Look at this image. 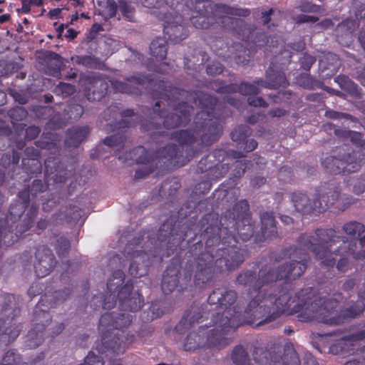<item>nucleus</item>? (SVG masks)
<instances>
[{"label": "nucleus", "instance_id": "1", "mask_svg": "<svg viewBox=\"0 0 365 365\" xmlns=\"http://www.w3.org/2000/svg\"><path fill=\"white\" fill-rule=\"evenodd\" d=\"M165 81L172 90L169 94L173 99L153 98L173 105L174 112L165 115V110L160 109V101H157L153 115L140 120V130L150 132V140L156 143L170 138L180 145L168 144L155 152L140 145L119 155L123 163L130 160L143 165L135 170V179L145 178L158 167L168 170L186 165L203 147L216 142L222 134L220 115L216 112L220 105L216 97L199 91H186Z\"/></svg>", "mask_w": 365, "mask_h": 365}, {"label": "nucleus", "instance_id": "2", "mask_svg": "<svg viewBox=\"0 0 365 365\" xmlns=\"http://www.w3.org/2000/svg\"><path fill=\"white\" fill-rule=\"evenodd\" d=\"M255 221L252 218L247 200L237 202L220 217L215 212L205 214L197 223L195 216L176 229L175 220L169 217L161 225L154 241L156 249L165 246L167 256L182 249L184 241L189 245L200 232L199 241L192 245L191 253L196 256L195 282L203 285L225 271H232L243 263L242 242L250 240L255 233Z\"/></svg>", "mask_w": 365, "mask_h": 365}, {"label": "nucleus", "instance_id": "3", "mask_svg": "<svg viewBox=\"0 0 365 365\" xmlns=\"http://www.w3.org/2000/svg\"><path fill=\"white\" fill-rule=\"evenodd\" d=\"M284 257L290 261L278 267H269L261 261L255 262L251 269H242L236 277L237 285L247 289L251 298L244 313L235 310V314L225 319L231 326L239 327L243 324L260 327L277 320L282 314L296 315L302 322H312L318 317L324 322H333L329 315L322 312L327 309L317 306L312 301V287L302 289L292 298V282L299 278L307 268L310 259L309 254H298L297 247H289L275 257L279 262Z\"/></svg>", "mask_w": 365, "mask_h": 365}, {"label": "nucleus", "instance_id": "4", "mask_svg": "<svg viewBox=\"0 0 365 365\" xmlns=\"http://www.w3.org/2000/svg\"><path fill=\"white\" fill-rule=\"evenodd\" d=\"M298 254L310 251L317 259L321 260V266L327 269L336 266L338 271L346 272L351 269L348 255L354 259H365V250L356 251L355 240H349L347 237L339 235L333 228L318 227L314 235L302 233L297 240Z\"/></svg>", "mask_w": 365, "mask_h": 365}, {"label": "nucleus", "instance_id": "5", "mask_svg": "<svg viewBox=\"0 0 365 365\" xmlns=\"http://www.w3.org/2000/svg\"><path fill=\"white\" fill-rule=\"evenodd\" d=\"M289 81L282 67H279L272 62L266 71L265 79L256 78L252 83L242 81L240 84H225L222 80H215L211 82V87L220 94L240 93L243 96H248L247 103L254 107H268V103L262 97L256 96L260 92L259 86L269 89L285 88Z\"/></svg>", "mask_w": 365, "mask_h": 365}, {"label": "nucleus", "instance_id": "6", "mask_svg": "<svg viewBox=\"0 0 365 365\" xmlns=\"http://www.w3.org/2000/svg\"><path fill=\"white\" fill-rule=\"evenodd\" d=\"M133 316L128 313L106 312L99 319L98 329L101 334V343L96 344L100 354L109 352L114 355L123 354L134 342V334L125 333L123 328L132 322Z\"/></svg>", "mask_w": 365, "mask_h": 365}, {"label": "nucleus", "instance_id": "7", "mask_svg": "<svg viewBox=\"0 0 365 365\" xmlns=\"http://www.w3.org/2000/svg\"><path fill=\"white\" fill-rule=\"evenodd\" d=\"M314 200H311L305 192L295 191L289 195L290 202L296 212L302 215H318L325 212L336 204V207L344 210L355 202L351 195L341 194L339 185L328 184L324 190H317Z\"/></svg>", "mask_w": 365, "mask_h": 365}, {"label": "nucleus", "instance_id": "8", "mask_svg": "<svg viewBox=\"0 0 365 365\" xmlns=\"http://www.w3.org/2000/svg\"><path fill=\"white\" fill-rule=\"evenodd\" d=\"M225 317L222 321L216 322L215 329L207 330L208 326H200L197 331H190L186 336L183 343V349L185 351L193 352L201 349L208 350L211 355L213 351L224 349L231 342V338L227 335L234 331L237 327L231 326L227 322Z\"/></svg>", "mask_w": 365, "mask_h": 365}, {"label": "nucleus", "instance_id": "9", "mask_svg": "<svg viewBox=\"0 0 365 365\" xmlns=\"http://www.w3.org/2000/svg\"><path fill=\"white\" fill-rule=\"evenodd\" d=\"M71 293V287H65L62 290L55 291L51 294L46 293L41 297L34 310V327L29 331L26 336L28 347L35 349L43 343L45 329L51 322L49 309L63 303L70 297Z\"/></svg>", "mask_w": 365, "mask_h": 365}, {"label": "nucleus", "instance_id": "10", "mask_svg": "<svg viewBox=\"0 0 365 365\" xmlns=\"http://www.w3.org/2000/svg\"><path fill=\"white\" fill-rule=\"evenodd\" d=\"M254 363H250L247 349L237 345L231 353V360L235 365H300L298 354L292 343H287L282 356L275 351L262 347H255L252 352Z\"/></svg>", "mask_w": 365, "mask_h": 365}, {"label": "nucleus", "instance_id": "11", "mask_svg": "<svg viewBox=\"0 0 365 365\" xmlns=\"http://www.w3.org/2000/svg\"><path fill=\"white\" fill-rule=\"evenodd\" d=\"M192 246L187 252L189 258H193L194 261L190 260L187 262L184 269L183 277H181L180 269L182 267V263L178 257H173L170 264L165 270L162 282L161 289L164 294H168L173 292L175 289L180 293H183L185 291H192V277L193 275V284L196 287L204 288L211 282H212L216 275L210 282L203 284L197 285L195 282V274L196 272V256L191 253Z\"/></svg>", "mask_w": 365, "mask_h": 365}, {"label": "nucleus", "instance_id": "12", "mask_svg": "<svg viewBox=\"0 0 365 365\" xmlns=\"http://www.w3.org/2000/svg\"><path fill=\"white\" fill-rule=\"evenodd\" d=\"M26 210L25 205L12 203L6 219L4 221L0 220V229L4 230L1 240L5 246H11L34 225L38 212V205L33 202L24 219H19Z\"/></svg>", "mask_w": 365, "mask_h": 365}, {"label": "nucleus", "instance_id": "13", "mask_svg": "<svg viewBox=\"0 0 365 365\" xmlns=\"http://www.w3.org/2000/svg\"><path fill=\"white\" fill-rule=\"evenodd\" d=\"M110 85L115 93L139 96L141 94L140 86L148 84L149 93L152 98L173 99L169 94V84L164 78L153 75L137 74L125 78V81L113 79Z\"/></svg>", "mask_w": 365, "mask_h": 365}, {"label": "nucleus", "instance_id": "14", "mask_svg": "<svg viewBox=\"0 0 365 365\" xmlns=\"http://www.w3.org/2000/svg\"><path fill=\"white\" fill-rule=\"evenodd\" d=\"M358 297L361 301H357L349 307L337 310L338 302L335 299L327 297H315L314 289H313V292H312V301L317 302V306H319L320 309L328 308L324 310L327 313L324 314V315H329L328 317L334 320L331 323L330 322H324L322 319L318 317H314L312 322L317 321L329 325H339L350 319L356 317L362 313L365 309V305L363 302V301L365 300V279L361 286L359 288Z\"/></svg>", "mask_w": 365, "mask_h": 365}, {"label": "nucleus", "instance_id": "15", "mask_svg": "<svg viewBox=\"0 0 365 365\" xmlns=\"http://www.w3.org/2000/svg\"><path fill=\"white\" fill-rule=\"evenodd\" d=\"M62 137L56 133H43L41 138L35 141V145L49 151L55 156L48 157L44 162L45 175H53L51 179L55 183H63L71 177V172L68 171L61 163L58 155L61 150Z\"/></svg>", "mask_w": 365, "mask_h": 365}, {"label": "nucleus", "instance_id": "16", "mask_svg": "<svg viewBox=\"0 0 365 365\" xmlns=\"http://www.w3.org/2000/svg\"><path fill=\"white\" fill-rule=\"evenodd\" d=\"M21 309L14 294H5L0 298V339L9 344L19 335L21 325L17 322Z\"/></svg>", "mask_w": 365, "mask_h": 365}, {"label": "nucleus", "instance_id": "17", "mask_svg": "<svg viewBox=\"0 0 365 365\" xmlns=\"http://www.w3.org/2000/svg\"><path fill=\"white\" fill-rule=\"evenodd\" d=\"M182 0H166L168 4L170 2V11L167 13L157 14L158 18L163 21V34L165 37L173 43H180L185 39L188 35L185 21L187 19L184 14L179 13L182 6Z\"/></svg>", "mask_w": 365, "mask_h": 365}, {"label": "nucleus", "instance_id": "18", "mask_svg": "<svg viewBox=\"0 0 365 365\" xmlns=\"http://www.w3.org/2000/svg\"><path fill=\"white\" fill-rule=\"evenodd\" d=\"M225 155L234 159L245 157V155L241 151L230 150L225 152L222 149H215L200 159L197 166V172L206 173L207 178L212 180H217L225 177L230 168L227 163H222Z\"/></svg>", "mask_w": 365, "mask_h": 365}, {"label": "nucleus", "instance_id": "19", "mask_svg": "<svg viewBox=\"0 0 365 365\" xmlns=\"http://www.w3.org/2000/svg\"><path fill=\"white\" fill-rule=\"evenodd\" d=\"M364 154L360 150H353L344 155L328 156L322 161L325 172L333 175H346L359 170Z\"/></svg>", "mask_w": 365, "mask_h": 365}, {"label": "nucleus", "instance_id": "20", "mask_svg": "<svg viewBox=\"0 0 365 365\" xmlns=\"http://www.w3.org/2000/svg\"><path fill=\"white\" fill-rule=\"evenodd\" d=\"M182 0L184 4L196 14H213L217 16H237L247 17L250 14V10L247 8L230 6L225 4H215L210 0Z\"/></svg>", "mask_w": 365, "mask_h": 365}, {"label": "nucleus", "instance_id": "21", "mask_svg": "<svg viewBox=\"0 0 365 365\" xmlns=\"http://www.w3.org/2000/svg\"><path fill=\"white\" fill-rule=\"evenodd\" d=\"M237 297V291L226 286L215 288L210 294L207 303L210 305H215L218 309L224 310L220 315V321L215 322V324L222 321V319L225 317H232L235 314V310L240 313H244V311H240V302L235 304Z\"/></svg>", "mask_w": 365, "mask_h": 365}, {"label": "nucleus", "instance_id": "22", "mask_svg": "<svg viewBox=\"0 0 365 365\" xmlns=\"http://www.w3.org/2000/svg\"><path fill=\"white\" fill-rule=\"evenodd\" d=\"M208 43L215 54L223 61L233 59L238 65L247 64L250 61V51L240 43H233L230 48L224 38L215 37Z\"/></svg>", "mask_w": 365, "mask_h": 365}, {"label": "nucleus", "instance_id": "23", "mask_svg": "<svg viewBox=\"0 0 365 365\" xmlns=\"http://www.w3.org/2000/svg\"><path fill=\"white\" fill-rule=\"evenodd\" d=\"M81 79L84 83V93L88 101H100L107 94L108 83L103 74L88 72Z\"/></svg>", "mask_w": 365, "mask_h": 365}, {"label": "nucleus", "instance_id": "24", "mask_svg": "<svg viewBox=\"0 0 365 365\" xmlns=\"http://www.w3.org/2000/svg\"><path fill=\"white\" fill-rule=\"evenodd\" d=\"M125 274L121 269H116L112 273V276L107 282V289L109 292L108 296L100 294L94 296L93 304L96 307H102L103 309H110L113 308L117 302V297L115 294L116 291H119L123 287L124 282Z\"/></svg>", "mask_w": 365, "mask_h": 365}, {"label": "nucleus", "instance_id": "25", "mask_svg": "<svg viewBox=\"0 0 365 365\" xmlns=\"http://www.w3.org/2000/svg\"><path fill=\"white\" fill-rule=\"evenodd\" d=\"M117 299L122 311L135 312L144 304V298L138 291L133 292V282L128 280L118 291Z\"/></svg>", "mask_w": 365, "mask_h": 365}, {"label": "nucleus", "instance_id": "26", "mask_svg": "<svg viewBox=\"0 0 365 365\" xmlns=\"http://www.w3.org/2000/svg\"><path fill=\"white\" fill-rule=\"evenodd\" d=\"M34 271L36 276L43 278L48 275L56 264L52 250L45 245L39 246L35 252Z\"/></svg>", "mask_w": 365, "mask_h": 365}, {"label": "nucleus", "instance_id": "27", "mask_svg": "<svg viewBox=\"0 0 365 365\" xmlns=\"http://www.w3.org/2000/svg\"><path fill=\"white\" fill-rule=\"evenodd\" d=\"M129 245L124 250V256L132 259L130 264L128 272L129 274L135 278H140L146 274L148 272L150 266L148 254L144 250H135L130 253Z\"/></svg>", "mask_w": 365, "mask_h": 365}, {"label": "nucleus", "instance_id": "28", "mask_svg": "<svg viewBox=\"0 0 365 365\" xmlns=\"http://www.w3.org/2000/svg\"><path fill=\"white\" fill-rule=\"evenodd\" d=\"M261 222L260 236H255V243L260 247V243L266 240L275 239L278 237L277 221L272 211H262L259 212Z\"/></svg>", "mask_w": 365, "mask_h": 365}, {"label": "nucleus", "instance_id": "29", "mask_svg": "<svg viewBox=\"0 0 365 365\" xmlns=\"http://www.w3.org/2000/svg\"><path fill=\"white\" fill-rule=\"evenodd\" d=\"M204 317L202 307L195 304L192 305L185 311L182 319L175 326L174 331L179 334H183L195 324L202 322Z\"/></svg>", "mask_w": 365, "mask_h": 365}, {"label": "nucleus", "instance_id": "30", "mask_svg": "<svg viewBox=\"0 0 365 365\" xmlns=\"http://www.w3.org/2000/svg\"><path fill=\"white\" fill-rule=\"evenodd\" d=\"M252 134V129L246 125H240L234 128L230 133L231 139L237 145L246 153L255 150L258 143L255 139H248Z\"/></svg>", "mask_w": 365, "mask_h": 365}, {"label": "nucleus", "instance_id": "31", "mask_svg": "<svg viewBox=\"0 0 365 365\" xmlns=\"http://www.w3.org/2000/svg\"><path fill=\"white\" fill-rule=\"evenodd\" d=\"M359 24L352 19H346L336 27V39L339 44L349 47L354 41V33Z\"/></svg>", "mask_w": 365, "mask_h": 365}, {"label": "nucleus", "instance_id": "32", "mask_svg": "<svg viewBox=\"0 0 365 365\" xmlns=\"http://www.w3.org/2000/svg\"><path fill=\"white\" fill-rule=\"evenodd\" d=\"M189 20L194 27L199 29H208L217 24L234 21L230 16H217L213 14H196L189 17Z\"/></svg>", "mask_w": 365, "mask_h": 365}, {"label": "nucleus", "instance_id": "33", "mask_svg": "<svg viewBox=\"0 0 365 365\" xmlns=\"http://www.w3.org/2000/svg\"><path fill=\"white\" fill-rule=\"evenodd\" d=\"M45 359L44 352H41L35 358L32 359L29 364L21 362V356L16 349H9L2 356L1 365H40Z\"/></svg>", "mask_w": 365, "mask_h": 365}, {"label": "nucleus", "instance_id": "34", "mask_svg": "<svg viewBox=\"0 0 365 365\" xmlns=\"http://www.w3.org/2000/svg\"><path fill=\"white\" fill-rule=\"evenodd\" d=\"M207 58L206 52L195 48L190 58L187 56L184 57V68L188 74L194 75L192 71L199 72Z\"/></svg>", "mask_w": 365, "mask_h": 365}, {"label": "nucleus", "instance_id": "35", "mask_svg": "<svg viewBox=\"0 0 365 365\" xmlns=\"http://www.w3.org/2000/svg\"><path fill=\"white\" fill-rule=\"evenodd\" d=\"M88 126L73 127L66 132V138L64 141L65 145L68 148L78 147L89 134Z\"/></svg>", "mask_w": 365, "mask_h": 365}, {"label": "nucleus", "instance_id": "36", "mask_svg": "<svg viewBox=\"0 0 365 365\" xmlns=\"http://www.w3.org/2000/svg\"><path fill=\"white\" fill-rule=\"evenodd\" d=\"M343 231L350 237L357 235L360 246L365 250V226L361 222L353 220L344 223Z\"/></svg>", "mask_w": 365, "mask_h": 365}, {"label": "nucleus", "instance_id": "37", "mask_svg": "<svg viewBox=\"0 0 365 365\" xmlns=\"http://www.w3.org/2000/svg\"><path fill=\"white\" fill-rule=\"evenodd\" d=\"M319 64L322 71H328L325 76L331 77L337 73L341 63L339 56L333 53H328L320 59Z\"/></svg>", "mask_w": 365, "mask_h": 365}, {"label": "nucleus", "instance_id": "38", "mask_svg": "<svg viewBox=\"0 0 365 365\" xmlns=\"http://www.w3.org/2000/svg\"><path fill=\"white\" fill-rule=\"evenodd\" d=\"M350 334L342 336L333 343L329 347V352L334 355H346L351 350V346L354 345L355 341L349 339Z\"/></svg>", "mask_w": 365, "mask_h": 365}, {"label": "nucleus", "instance_id": "39", "mask_svg": "<svg viewBox=\"0 0 365 365\" xmlns=\"http://www.w3.org/2000/svg\"><path fill=\"white\" fill-rule=\"evenodd\" d=\"M150 54L157 59L164 60L168 53V42L165 38L157 37L150 45Z\"/></svg>", "mask_w": 365, "mask_h": 365}, {"label": "nucleus", "instance_id": "40", "mask_svg": "<svg viewBox=\"0 0 365 365\" xmlns=\"http://www.w3.org/2000/svg\"><path fill=\"white\" fill-rule=\"evenodd\" d=\"M334 81L339 86V87L354 96H357L360 94V91L357 84H356L349 76L341 74L334 78Z\"/></svg>", "mask_w": 365, "mask_h": 365}, {"label": "nucleus", "instance_id": "41", "mask_svg": "<svg viewBox=\"0 0 365 365\" xmlns=\"http://www.w3.org/2000/svg\"><path fill=\"white\" fill-rule=\"evenodd\" d=\"M65 213H58L57 219L64 220L68 223L76 224L82 217L83 210L76 205L66 207Z\"/></svg>", "mask_w": 365, "mask_h": 365}, {"label": "nucleus", "instance_id": "42", "mask_svg": "<svg viewBox=\"0 0 365 365\" xmlns=\"http://www.w3.org/2000/svg\"><path fill=\"white\" fill-rule=\"evenodd\" d=\"M142 4L143 6L147 8H153V9H158V10H155L153 11V14L158 17L157 14L164 13L168 14L170 11V2L168 4L166 3V0H141Z\"/></svg>", "mask_w": 365, "mask_h": 365}, {"label": "nucleus", "instance_id": "43", "mask_svg": "<svg viewBox=\"0 0 365 365\" xmlns=\"http://www.w3.org/2000/svg\"><path fill=\"white\" fill-rule=\"evenodd\" d=\"M22 168L27 175H35L41 174L42 165L39 159H22Z\"/></svg>", "mask_w": 365, "mask_h": 365}, {"label": "nucleus", "instance_id": "44", "mask_svg": "<svg viewBox=\"0 0 365 365\" xmlns=\"http://www.w3.org/2000/svg\"><path fill=\"white\" fill-rule=\"evenodd\" d=\"M120 115L123 118L119 121L116 122L114 125L115 129H123L126 128H131L135 126V122L128 120L127 118H131L138 116L137 113L134 112L133 109H125L120 113Z\"/></svg>", "mask_w": 365, "mask_h": 365}, {"label": "nucleus", "instance_id": "45", "mask_svg": "<svg viewBox=\"0 0 365 365\" xmlns=\"http://www.w3.org/2000/svg\"><path fill=\"white\" fill-rule=\"evenodd\" d=\"M75 61L77 64L89 68H99L101 65V60L94 56H76Z\"/></svg>", "mask_w": 365, "mask_h": 365}, {"label": "nucleus", "instance_id": "46", "mask_svg": "<svg viewBox=\"0 0 365 365\" xmlns=\"http://www.w3.org/2000/svg\"><path fill=\"white\" fill-rule=\"evenodd\" d=\"M118 9L124 18L130 21L133 20L135 8L131 0H118Z\"/></svg>", "mask_w": 365, "mask_h": 365}, {"label": "nucleus", "instance_id": "47", "mask_svg": "<svg viewBox=\"0 0 365 365\" xmlns=\"http://www.w3.org/2000/svg\"><path fill=\"white\" fill-rule=\"evenodd\" d=\"M54 247L59 257H66L71 249L70 241L65 237H60L56 240Z\"/></svg>", "mask_w": 365, "mask_h": 365}, {"label": "nucleus", "instance_id": "48", "mask_svg": "<svg viewBox=\"0 0 365 365\" xmlns=\"http://www.w3.org/2000/svg\"><path fill=\"white\" fill-rule=\"evenodd\" d=\"M84 365H105V361L102 356L96 355L93 351H90L84 360ZM110 365H123L119 360H113Z\"/></svg>", "mask_w": 365, "mask_h": 365}, {"label": "nucleus", "instance_id": "49", "mask_svg": "<svg viewBox=\"0 0 365 365\" xmlns=\"http://www.w3.org/2000/svg\"><path fill=\"white\" fill-rule=\"evenodd\" d=\"M27 115V110L21 106L12 108L8 111V116L10 118L11 121L14 125H15L16 122L25 119Z\"/></svg>", "mask_w": 365, "mask_h": 365}, {"label": "nucleus", "instance_id": "50", "mask_svg": "<svg viewBox=\"0 0 365 365\" xmlns=\"http://www.w3.org/2000/svg\"><path fill=\"white\" fill-rule=\"evenodd\" d=\"M64 112L70 120H77L81 117L84 110L79 104H71L64 110Z\"/></svg>", "mask_w": 365, "mask_h": 365}, {"label": "nucleus", "instance_id": "51", "mask_svg": "<svg viewBox=\"0 0 365 365\" xmlns=\"http://www.w3.org/2000/svg\"><path fill=\"white\" fill-rule=\"evenodd\" d=\"M297 83L304 88L314 89L317 85V81L308 73H302L297 78Z\"/></svg>", "mask_w": 365, "mask_h": 365}, {"label": "nucleus", "instance_id": "52", "mask_svg": "<svg viewBox=\"0 0 365 365\" xmlns=\"http://www.w3.org/2000/svg\"><path fill=\"white\" fill-rule=\"evenodd\" d=\"M125 141V136L120 133L110 135L103 139V143L110 147L115 148L123 145Z\"/></svg>", "mask_w": 365, "mask_h": 365}, {"label": "nucleus", "instance_id": "53", "mask_svg": "<svg viewBox=\"0 0 365 365\" xmlns=\"http://www.w3.org/2000/svg\"><path fill=\"white\" fill-rule=\"evenodd\" d=\"M55 93L63 97H69L76 93V87L71 83L60 82L55 88Z\"/></svg>", "mask_w": 365, "mask_h": 365}, {"label": "nucleus", "instance_id": "54", "mask_svg": "<svg viewBox=\"0 0 365 365\" xmlns=\"http://www.w3.org/2000/svg\"><path fill=\"white\" fill-rule=\"evenodd\" d=\"M160 307V304L158 302L152 303L148 311L143 312V315L147 314L146 321H153L163 316V310Z\"/></svg>", "mask_w": 365, "mask_h": 365}, {"label": "nucleus", "instance_id": "55", "mask_svg": "<svg viewBox=\"0 0 365 365\" xmlns=\"http://www.w3.org/2000/svg\"><path fill=\"white\" fill-rule=\"evenodd\" d=\"M181 187V184L176 179H167L164 180L161 185L160 192L166 189H169V195H173Z\"/></svg>", "mask_w": 365, "mask_h": 365}, {"label": "nucleus", "instance_id": "56", "mask_svg": "<svg viewBox=\"0 0 365 365\" xmlns=\"http://www.w3.org/2000/svg\"><path fill=\"white\" fill-rule=\"evenodd\" d=\"M247 160H237L233 163V170L232 175L233 178H240L245 173L247 167Z\"/></svg>", "mask_w": 365, "mask_h": 365}, {"label": "nucleus", "instance_id": "57", "mask_svg": "<svg viewBox=\"0 0 365 365\" xmlns=\"http://www.w3.org/2000/svg\"><path fill=\"white\" fill-rule=\"evenodd\" d=\"M296 9L304 13H317L319 6L307 0H302L298 3Z\"/></svg>", "mask_w": 365, "mask_h": 365}, {"label": "nucleus", "instance_id": "58", "mask_svg": "<svg viewBox=\"0 0 365 365\" xmlns=\"http://www.w3.org/2000/svg\"><path fill=\"white\" fill-rule=\"evenodd\" d=\"M211 180H212L207 178V180L197 183L192 190V194L195 195H200L207 193L212 187Z\"/></svg>", "mask_w": 365, "mask_h": 365}, {"label": "nucleus", "instance_id": "59", "mask_svg": "<svg viewBox=\"0 0 365 365\" xmlns=\"http://www.w3.org/2000/svg\"><path fill=\"white\" fill-rule=\"evenodd\" d=\"M349 140L355 146L365 150V138L363 133L351 130Z\"/></svg>", "mask_w": 365, "mask_h": 365}, {"label": "nucleus", "instance_id": "60", "mask_svg": "<svg viewBox=\"0 0 365 365\" xmlns=\"http://www.w3.org/2000/svg\"><path fill=\"white\" fill-rule=\"evenodd\" d=\"M224 71V66L219 62L212 61L206 66V73L209 76H217L221 74Z\"/></svg>", "mask_w": 365, "mask_h": 365}, {"label": "nucleus", "instance_id": "61", "mask_svg": "<svg viewBox=\"0 0 365 365\" xmlns=\"http://www.w3.org/2000/svg\"><path fill=\"white\" fill-rule=\"evenodd\" d=\"M327 118L330 119H341L346 118L354 121L356 118L353 117L349 113H344L341 112L335 111L333 110H329L325 112L324 115Z\"/></svg>", "mask_w": 365, "mask_h": 365}, {"label": "nucleus", "instance_id": "62", "mask_svg": "<svg viewBox=\"0 0 365 365\" xmlns=\"http://www.w3.org/2000/svg\"><path fill=\"white\" fill-rule=\"evenodd\" d=\"M327 127L329 130H334V135L339 139L349 140L351 130L341 128H336L332 123H328Z\"/></svg>", "mask_w": 365, "mask_h": 365}, {"label": "nucleus", "instance_id": "63", "mask_svg": "<svg viewBox=\"0 0 365 365\" xmlns=\"http://www.w3.org/2000/svg\"><path fill=\"white\" fill-rule=\"evenodd\" d=\"M46 186L41 180H34L30 188L32 197H36L38 193L43 192L46 190Z\"/></svg>", "mask_w": 365, "mask_h": 365}, {"label": "nucleus", "instance_id": "64", "mask_svg": "<svg viewBox=\"0 0 365 365\" xmlns=\"http://www.w3.org/2000/svg\"><path fill=\"white\" fill-rule=\"evenodd\" d=\"M315 61L316 58L314 56L304 53L303 57L300 59L301 67L305 71H309Z\"/></svg>", "mask_w": 365, "mask_h": 365}]
</instances>
